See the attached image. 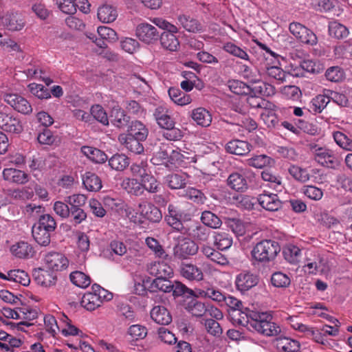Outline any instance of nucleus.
Segmentation results:
<instances>
[{
  "mask_svg": "<svg viewBox=\"0 0 352 352\" xmlns=\"http://www.w3.org/2000/svg\"><path fill=\"white\" fill-rule=\"evenodd\" d=\"M30 92L40 99H47L51 98V93L48 89L43 85L36 83H31L28 86Z\"/></svg>",
  "mask_w": 352,
  "mask_h": 352,
  "instance_id": "obj_64",
  "label": "nucleus"
},
{
  "mask_svg": "<svg viewBox=\"0 0 352 352\" xmlns=\"http://www.w3.org/2000/svg\"><path fill=\"white\" fill-rule=\"evenodd\" d=\"M118 16L116 9L111 5L104 4L98 10V18L103 23H111Z\"/></svg>",
  "mask_w": 352,
  "mask_h": 352,
  "instance_id": "obj_31",
  "label": "nucleus"
},
{
  "mask_svg": "<svg viewBox=\"0 0 352 352\" xmlns=\"http://www.w3.org/2000/svg\"><path fill=\"white\" fill-rule=\"evenodd\" d=\"M3 177L5 180L18 184H24L29 180V176L27 173L12 168H5L3 171Z\"/></svg>",
  "mask_w": 352,
  "mask_h": 352,
  "instance_id": "obj_23",
  "label": "nucleus"
},
{
  "mask_svg": "<svg viewBox=\"0 0 352 352\" xmlns=\"http://www.w3.org/2000/svg\"><path fill=\"white\" fill-rule=\"evenodd\" d=\"M333 138L341 148L352 151V140L344 133L340 131H336L333 133Z\"/></svg>",
  "mask_w": 352,
  "mask_h": 352,
  "instance_id": "obj_62",
  "label": "nucleus"
},
{
  "mask_svg": "<svg viewBox=\"0 0 352 352\" xmlns=\"http://www.w3.org/2000/svg\"><path fill=\"white\" fill-rule=\"evenodd\" d=\"M168 95L175 104L180 106L187 105L192 100L190 95L181 91L179 88L170 87L168 89Z\"/></svg>",
  "mask_w": 352,
  "mask_h": 352,
  "instance_id": "obj_33",
  "label": "nucleus"
},
{
  "mask_svg": "<svg viewBox=\"0 0 352 352\" xmlns=\"http://www.w3.org/2000/svg\"><path fill=\"white\" fill-rule=\"evenodd\" d=\"M153 116L157 124L162 129L173 127V124H175L174 119L169 114L168 109L165 107H157L154 111Z\"/></svg>",
  "mask_w": 352,
  "mask_h": 352,
  "instance_id": "obj_18",
  "label": "nucleus"
},
{
  "mask_svg": "<svg viewBox=\"0 0 352 352\" xmlns=\"http://www.w3.org/2000/svg\"><path fill=\"white\" fill-rule=\"evenodd\" d=\"M214 243L219 250H225L230 248L232 244V238L223 232H215Z\"/></svg>",
  "mask_w": 352,
  "mask_h": 352,
  "instance_id": "obj_46",
  "label": "nucleus"
},
{
  "mask_svg": "<svg viewBox=\"0 0 352 352\" xmlns=\"http://www.w3.org/2000/svg\"><path fill=\"white\" fill-rule=\"evenodd\" d=\"M118 140L122 145H123L129 151L132 153L138 155L144 152V146L141 142L144 140H138L132 135H127L126 134H120L118 137Z\"/></svg>",
  "mask_w": 352,
  "mask_h": 352,
  "instance_id": "obj_15",
  "label": "nucleus"
},
{
  "mask_svg": "<svg viewBox=\"0 0 352 352\" xmlns=\"http://www.w3.org/2000/svg\"><path fill=\"white\" fill-rule=\"evenodd\" d=\"M0 128L12 133H20L23 131L22 124L17 118L1 111H0Z\"/></svg>",
  "mask_w": 352,
  "mask_h": 352,
  "instance_id": "obj_10",
  "label": "nucleus"
},
{
  "mask_svg": "<svg viewBox=\"0 0 352 352\" xmlns=\"http://www.w3.org/2000/svg\"><path fill=\"white\" fill-rule=\"evenodd\" d=\"M69 278L74 285L81 288H86L91 284L90 277L80 271L72 272Z\"/></svg>",
  "mask_w": 352,
  "mask_h": 352,
  "instance_id": "obj_51",
  "label": "nucleus"
},
{
  "mask_svg": "<svg viewBox=\"0 0 352 352\" xmlns=\"http://www.w3.org/2000/svg\"><path fill=\"white\" fill-rule=\"evenodd\" d=\"M130 170L135 177H139L142 181L150 173L148 170V165L146 162L134 163L130 166Z\"/></svg>",
  "mask_w": 352,
  "mask_h": 352,
  "instance_id": "obj_60",
  "label": "nucleus"
},
{
  "mask_svg": "<svg viewBox=\"0 0 352 352\" xmlns=\"http://www.w3.org/2000/svg\"><path fill=\"white\" fill-rule=\"evenodd\" d=\"M186 309L196 317H201L207 313L205 304L197 299H191L186 305Z\"/></svg>",
  "mask_w": 352,
  "mask_h": 352,
  "instance_id": "obj_49",
  "label": "nucleus"
},
{
  "mask_svg": "<svg viewBox=\"0 0 352 352\" xmlns=\"http://www.w3.org/2000/svg\"><path fill=\"white\" fill-rule=\"evenodd\" d=\"M34 226L54 233L56 228V222L52 215L45 214L39 216L38 221Z\"/></svg>",
  "mask_w": 352,
  "mask_h": 352,
  "instance_id": "obj_53",
  "label": "nucleus"
},
{
  "mask_svg": "<svg viewBox=\"0 0 352 352\" xmlns=\"http://www.w3.org/2000/svg\"><path fill=\"white\" fill-rule=\"evenodd\" d=\"M245 318H248L249 320L248 329L252 331L254 329L255 323H259L265 317L267 313L254 311L248 308H245Z\"/></svg>",
  "mask_w": 352,
  "mask_h": 352,
  "instance_id": "obj_61",
  "label": "nucleus"
},
{
  "mask_svg": "<svg viewBox=\"0 0 352 352\" xmlns=\"http://www.w3.org/2000/svg\"><path fill=\"white\" fill-rule=\"evenodd\" d=\"M257 276L250 272H241L236 276L235 284L238 290L241 292L248 291L257 285Z\"/></svg>",
  "mask_w": 352,
  "mask_h": 352,
  "instance_id": "obj_14",
  "label": "nucleus"
},
{
  "mask_svg": "<svg viewBox=\"0 0 352 352\" xmlns=\"http://www.w3.org/2000/svg\"><path fill=\"white\" fill-rule=\"evenodd\" d=\"M201 220L205 226L213 229L219 228L222 225L220 218L208 210H205L202 212Z\"/></svg>",
  "mask_w": 352,
  "mask_h": 352,
  "instance_id": "obj_47",
  "label": "nucleus"
},
{
  "mask_svg": "<svg viewBox=\"0 0 352 352\" xmlns=\"http://www.w3.org/2000/svg\"><path fill=\"white\" fill-rule=\"evenodd\" d=\"M271 282L276 287H287L291 283V280L287 274L277 272L272 274Z\"/></svg>",
  "mask_w": 352,
  "mask_h": 352,
  "instance_id": "obj_59",
  "label": "nucleus"
},
{
  "mask_svg": "<svg viewBox=\"0 0 352 352\" xmlns=\"http://www.w3.org/2000/svg\"><path fill=\"white\" fill-rule=\"evenodd\" d=\"M179 272L184 278L190 280L199 281L204 279L202 270L191 263H182Z\"/></svg>",
  "mask_w": 352,
  "mask_h": 352,
  "instance_id": "obj_19",
  "label": "nucleus"
},
{
  "mask_svg": "<svg viewBox=\"0 0 352 352\" xmlns=\"http://www.w3.org/2000/svg\"><path fill=\"white\" fill-rule=\"evenodd\" d=\"M169 278H155L150 284L149 288L152 292L157 290L168 293L173 289V283Z\"/></svg>",
  "mask_w": 352,
  "mask_h": 352,
  "instance_id": "obj_40",
  "label": "nucleus"
},
{
  "mask_svg": "<svg viewBox=\"0 0 352 352\" xmlns=\"http://www.w3.org/2000/svg\"><path fill=\"white\" fill-rule=\"evenodd\" d=\"M329 33L330 36L338 39H341L346 38L349 32L346 26L334 21L330 22L329 24Z\"/></svg>",
  "mask_w": 352,
  "mask_h": 352,
  "instance_id": "obj_43",
  "label": "nucleus"
},
{
  "mask_svg": "<svg viewBox=\"0 0 352 352\" xmlns=\"http://www.w3.org/2000/svg\"><path fill=\"white\" fill-rule=\"evenodd\" d=\"M8 280L19 283L23 286H28L30 278L27 272L21 270H10L8 273Z\"/></svg>",
  "mask_w": 352,
  "mask_h": 352,
  "instance_id": "obj_50",
  "label": "nucleus"
},
{
  "mask_svg": "<svg viewBox=\"0 0 352 352\" xmlns=\"http://www.w3.org/2000/svg\"><path fill=\"white\" fill-rule=\"evenodd\" d=\"M261 177L265 182H267L269 186L276 192H281L283 186L281 177L274 174L270 170H265L261 173Z\"/></svg>",
  "mask_w": 352,
  "mask_h": 352,
  "instance_id": "obj_36",
  "label": "nucleus"
},
{
  "mask_svg": "<svg viewBox=\"0 0 352 352\" xmlns=\"http://www.w3.org/2000/svg\"><path fill=\"white\" fill-rule=\"evenodd\" d=\"M121 187L128 193L136 197L141 196L144 194V188L141 181H138L135 178L126 177L123 179L121 183Z\"/></svg>",
  "mask_w": 352,
  "mask_h": 352,
  "instance_id": "obj_28",
  "label": "nucleus"
},
{
  "mask_svg": "<svg viewBox=\"0 0 352 352\" xmlns=\"http://www.w3.org/2000/svg\"><path fill=\"white\" fill-rule=\"evenodd\" d=\"M198 250L199 246L195 241L188 238H183L179 240L173 249V252L175 256L179 258H186L189 256L196 254Z\"/></svg>",
  "mask_w": 352,
  "mask_h": 352,
  "instance_id": "obj_7",
  "label": "nucleus"
},
{
  "mask_svg": "<svg viewBox=\"0 0 352 352\" xmlns=\"http://www.w3.org/2000/svg\"><path fill=\"white\" fill-rule=\"evenodd\" d=\"M280 252L279 243L274 240L264 239L256 243L251 251L253 263L267 264L273 261Z\"/></svg>",
  "mask_w": 352,
  "mask_h": 352,
  "instance_id": "obj_1",
  "label": "nucleus"
},
{
  "mask_svg": "<svg viewBox=\"0 0 352 352\" xmlns=\"http://www.w3.org/2000/svg\"><path fill=\"white\" fill-rule=\"evenodd\" d=\"M183 219H190V215L186 214L174 204H169L168 214L165 216L167 223L175 230L185 233V228L182 223Z\"/></svg>",
  "mask_w": 352,
  "mask_h": 352,
  "instance_id": "obj_4",
  "label": "nucleus"
},
{
  "mask_svg": "<svg viewBox=\"0 0 352 352\" xmlns=\"http://www.w3.org/2000/svg\"><path fill=\"white\" fill-rule=\"evenodd\" d=\"M82 184L89 191H98L102 188L100 178L94 173L87 172L82 177Z\"/></svg>",
  "mask_w": 352,
  "mask_h": 352,
  "instance_id": "obj_35",
  "label": "nucleus"
},
{
  "mask_svg": "<svg viewBox=\"0 0 352 352\" xmlns=\"http://www.w3.org/2000/svg\"><path fill=\"white\" fill-rule=\"evenodd\" d=\"M290 33L300 42L315 45L318 43V38L313 31L298 22H292L289 25Z\"/></svg>",
  "mask_w": 352,
  "mask_h": 352,
  "instance_id": "obj_3",
  "label": "nucleus"
},
{
  "mask_svg": "<svg viewBox=\"0 0 352 352\" xmlns=\"http://www.w3.org/2000/svg\"><path fill=\"white\" fill-rule=\"evenodd\" d=\"M90 115L91 118L93 117L102 125L108 126L109 124L107 113L101 105H93L90 109Z\"/></svg>",
  "mask_w": 352,
  "mask_h": 352,
  "instance_id": "obj_52",
  "label": "nucleus"
},
{
  "mask_svg": "<svg viewBox=\"0 0 352 352\" xmlns=\"http://www.w3.org/2000/svg\"><path fill=\"white\" fill-rule=\"evenodd\" d=\"M4 100L16 111L23 113L29 114L32 111L30 102L23 97L17 94H6L3 96Z\"/></svg>",
  "mask_w": 352,
  "mask_h": 352,
  "instance_id": "obj_9",
  "label": "nucleus"
},
{
  "mask_svg": "<svg viewBox=\"0 0 352 352\" xmlns=\"http://www.w3.org/2000/svg\"><path fill=\"white\" fill-rule=\"evenodd\" d=\"M289 173L298 182L304 183L309 179V174L307 170L298 166H291L289 168Z\"/></svg>",
  "mask_w": 352,
  "mask_h": 352,
  "instance_id": "obj_63",
  "label": "nucleus"
},
{
  "mask_svg": "<svg viewBox=\"0 0 352 352\" xmlns=\"http://www.w3.org/2000/svg\"><path fill=\"white\" fill-rule=\"evenodd\" d=\"M256 331L265 336H277L281 333L280 327L272 321V316L266 314L259 323H255L254 329Z\"/></svg>",
  "mask_w": 352,
  "mask_h": 352,
  "instance_id": "obj_6",
  "label": "nucleus"
},
{
  "mask_svg": "<svg viewBox=\"0 0 352 352\" xmlns=\"http://www.w3.org/2000/svg\"><path fill=\"white\" fill-rule=\"evenodd\" d=\"M284 258L292 264H297L301 258L300 249L292 244L286 245L283 250Z\"/></svg>",
  "mask_w": 352,
  "mask_h": 352,
  "instance_id": "obj_39",
  "label": "nucleus"
},
{
  "mask_svg": "<svg viewBox=\"0 0 352 352\" xmlns=\"http://www.w3.org/2000/svg\"><path fill=\"white\" fill-rule=\"evenodd\" d=\"M228 186L238 192H244L248 189V182L242 174L234 172L231 173L227 179Z\"/></svg>",
  "mask_w": 352,
  "mask_h": 352,
  "instance_id": "obj_26",
  "label": "nucleus"
},
{
  "mask_svg": "<svg viewBox=\"0 0 352 352\" xmlns=\"http://www.w3.org/2000/svg\"><path fill=\"white\" fill-rule=\"evenodd\" d=\"M310 151L316 162L323 166L336 168L340 165V160L331 150L316 144L310 145Z\"/></svg>",
  "mask_w": 352,
  "mask_h": 352,
  "instance_id": "obj_2",
  "label": "nucleus"
},
{
  "mask_svg": "<svg viewBox=\"0 0 352 352\" xmlns=\"http://www.w3.org/2000/svg\"><path fill=\"white\" fill-rule=\"evenodd\" d=\"M138 211L143 218L153 223H158L162 218L161 210L150 202L140 203Z\"/></svg>",
  "mask_w": 352,
  "mask_h": 352,
  "instance_id": "obj_8",
  "label": "nucleus"
},
{
  "mask_svg": "<svg viewBox=\"0 0 352 352\" xmlns=\"http://www.w3.org/2000/svg\"><path fill=\"white\" fill-rule=\"evenodd\" d=\"M151 318L157 324L167 325L172 321V316L168 309L162 306H155L151 311Z\"/></svg>",
  "mask_w": 352,
  "mask_h": 352,
  "instance_id": "obj_27",
  "label": "nucleus"
},
{
  "mask_svg": "<svg viewBox=\"0 0 352 352\" xmlns=\"http://www.w3.org/2000/svg\"><path fill=\"white\" fill-rule=\"evenodd\" d=\"M81 152L95 163H104L108 158L107 155L103 151L91 146H82L81 148Z\"/></svg>",
  "mask_w": 352,
  "mask_h": 352,
  "instance_id": "obj_34",
  "label": "nucleus"
},
{
  "mask_svg": "<svg viewBox=\"0 0 352 352\" xmlns=\"http://www.w3.org/2000/svg\"><path fill=\"white\" fill-rule=\"evenodd\" d=\"M251 145L246 141L232 140L226 145L228 153L237 155H244L251 151Z\"/></svg>",
  "mask_w": 352,
  "mask_h": 352,
  "instance_id": "obj_21",
  "label": "nucleus"
},
{
  "mask_svg": "<svg viewBox=\"0 0 352 352\" xmlns=\"http://www.w3.org/2000/svg\"><path fill=\"white\" fill-rule=\"evenodd\" d=\"M198 295L201 297L208 298L219 303L223 302L225 294L215 287H208L206 289H199Z\"/></svg>",
  "mask_w": 352,
  "mask_h": 352,
  "instance_id": "obj_48",
  "label": "nucleus"
},
{
  "mask_svg": "<svg viewBox=\"0 0 352 352\" xmlns=\"http://www.w3.org/2000/svg\"><path fill=\"white\" fill-rule=\"evenodd\" d=\"M129 159L124 154H115L109 160V165L116 170H124L129 165Z\"/></svg>",
  "mask_w": 352,
  "mask_h": 352,
  "instance_id": "obj_41",
  "label": "nucleus"
},
{
  "mask_svg": "<svg viewBox=\"0 0 352 352\" xmlns=\"http://www.w3.org/2000/svg\"><path fill=\"white\" fill-rule=\"evenodd\" d=\"M166 183L172 189H180L186 184V175L185 174H170L166 177Z\"/></svg>",
  "mask_w": 352,
  "mask_h": 352,
  "instance_id": "obj_44",
  "label": "nucleus"
},
{
  "mask_svg": "<svg viewBox=\"0 0 352 352\" xmlns=\"http://www.w3.org/2000/svg\"><path fill=\"white\" fill-rule=\"evenodd\" d=\"M137 37L146 44H153L159 40L160 33L157 29L148 23L138 25L135 30Z\"/></svg>",
  "mask_w": 352,
  "mask_h": 352,
  "instance_id": "obj_5",
  "label": "nucleus"
},
{
  "mask_svg": "<svg viewBox=\"0 0 352 352\" xmlns=\"http://www.w3.org/2000/svg\"><path fill=\"white\" fill-rule=\"evenodd\" d=\"M6 25L9 30L19 31L24 27L25 21L21 14H12L6 19Z\"/></svg>",
  "mask_w": 352,
  "mask_h": 352,
  "instance_id": "obj_45",
  "label": "nucleus"
},
{
  "mask_svg": "<svg viewBox=\"0 0 352 352\" xmlns=\"http://www.w3.org/2000/svg\"><path fill=\"white\" fill-rule=\"evenodd\" d=\"M178 21L182 27L189 32H203V26L197 19L190 18L186 15H179Z\"/></svg>",
  "mask_w": 352,
  "mask_h": 352,
  "instance_id": "obj_32",
  "label": "nucleus"
},
{
  "mask_svg": "<svg viewBox=\"0 0 352 352\" xmlns=\"http://www.w3.org/2000/svg\"><path fill=\"white\" fill-rule=\"evenodd\" d=\"M223 49L234 56L245 60H249V56L247 52L234 43L231 42L226 43L224 44Z\"/></svg>",
  "mask_w": 352,
  "mask_h": 352,
  "instance_id": "obj_56",
  "label": "nucleus"
},
{
  "mask_svg": "<svg viewBox=\"0 0 352 352\" xmlns=\"http://www.w3.org/2000/svg\"><path fill=\"white\" fill-rule=\"evenodd\" d=\"M34 280L43 287H51L56 282V275L54 272L43 268L34 269L32 272Z\"/></svg>",
  "mask_w": 352,
  "mask_h": 352,
  "instance_id": "obj_12",
  "label": "nucleus"
},
{
  "mask_svg": "<svg viewBox=\"0 0 352 352\" xmlns=\"http://www.w3.org/2000/svg\"><path fill=\"white\" fill-rule=\"evenodd\" d=\"M330 100L323 95H318L314 98L310 104L309 111L320 113L327 107Z\"/></svg>",
  "mask_w": 352,
  "mask_h": 352,
  "instance_id": "obj_55",
  "label": "nucleus"
},
{
  "mask_svg": "<svg viewBox=\"0 0 352 352\" xmlns=\"http://www.w3.org/2000/svg\"><path fill=\"white\" fill-rule=\"evenodd\" d=\"M344 76V70L338 66L331 67L325 72L326 78L331 82H337L342 81Z\"/></svg>",
  "mask_w": 352,
  "mask_h": 352,
  "instance_id": "obj_58",
  "label": "nucleus"
},
{
  "mask_svg": "<svg viewBox=\"0 0 352 352\" xmlns=\"http://www.w3.org/2000/svg\"><path fill=\"white\" fill-rule=\"evenodd\" d=\"M127 127V131L129 132L127 135H132L133 138H138V140H146L148 135V130L142 122L135 120L131 122L129 121Z\"/></svg>",
  "mask_w": 352,
  "mask_h": 352,
  "instance_id": "obj_22",
  "label": "nucleus"
},
{
  "mask_svg": "<svg viewBox=\"0 0 352 352\" xmlns=\"http://www.w3.org/2000/svg\"><path fill=\"white\" fill-rule=\"evenodd\" d=\"M161 46L170 52H176L179 47L177 37L170 33H162L159 37Z\"/></svg>",
  "mask_w": 352,
  "mask_h": 352,
  "instance_id": "obj_30",
  "label": "nucleus"
},
{
  "mask_svg": "<svg viewBox=\"0 0 352 352\" xmlns=\"http://www.w3.org/2000/svg\"><path fill=\"white\" fill-rule=\"evenodd\" d=\"M32 233L34 240L43 246H47L50 243L51 236L53 234L50 231H47L41 228H38L34 225L32 226Z\"/></svg>",
  "mask_w": 352,
  "mask_h": 352,
  "instance_id": "obj_37",
  "label": "nucleus"
},
{
  "mask_svg": "<svg viewBox=\"0 0 352 352\" xmlns=\"http://www.w3.org/2000/svg\"><path fill=\"white\" fill-rule=\"evenodd\" d=\"M191 118L197 125L207 127L212 122V116L205 108L199 107L192 111Z\"/></svg>",
  "mask_w": 352,
  "mask_h": 352,
  "instance_id": "obj_29",
  "label": "nucleus"
},
{
  "mask_svg": "<svg viewBox=\"0 0 352 352\" xmlns=\"http://www.w3.org/2000/svg\"><path fill=\"white\" fill-rule=\"evenodd\" d=\"M173 295L175 297L181 296H197L198 295L195 293L193 290L188 288L184 284L179 281H175L173 283Z\"/></svg>",
  "mask_w": 352,
  "mask_h": 352,
  "instance_id": "obj_57",
  "label": "nucleus"
},
{
  "mask_svg": "<svg viewBox=\"0 0 352 352\" xmlns=\"http://www.w3.org/2000/svg\"><path fill=\"white\" fill-rule=\"evenodd\" d=\"M13 255L19 258H28L34 255V250L31 245L25 241H19L10 247Z\"/></svg>",
  "mask_w": 352,
  "mask_h": 352,
  "instance_id": "obj_25",
  "label": "nucleus"
},
{
  "mask_svg": "<svg viewBox=\"0 0 352 352\" xmlns=\"http://www.w3.org/2000/svg\"><path fill=\"white\" fill-rule=\"evenodd\" d=\"M141 182L144 191L146 190L148 192L152 194H156L160 191V184L157 179L151 173L143 179Z\"/></svg>",
  "mask_w": 352,
  "mask_h": 352,
  "instance_id": "obj_54",
  "label": "nucleus"
},
{
  "mask_svg": "<svg viewBox=\"0 0 352 352\" xmlns=\"http://www.w3.org/2000/svg\"><path fill=\"white\" fill-rule=\"evenodd\" d=\"M45 263L52 271H59L66 268L68 265V259L61 253L50 252L45 255Z\"/></svg>",
  "mask_w": 352,
  "mask_h": 352,
  "instance_id": "obj_13",
  "label": "nucleus"
},
{
  "mask_svg": "<svg viewBox=\"0 0 352 352\" xmlns=\"http://www.w3.org/2000/svg\"><path fill=\"white\" fill-rule=\"evenodd\" d=\"M80 305L87 311H91L99 307L102 304L101 300H98L96 294L85 293L81 298Z\"/></svg>",
  "mask_w": 352,
  "mask_h": 352,
  "instance_id": "obj_42",
  "label": "nucleus"
},
{
  "mask_svg": "<svg viewBox=\"0 0 352 352\" xmlns=\"http://www.w3.org/2000/svg\"><path fill=\"white\" fill-rule=\"evenodd\" d=\"M184 230V234H188L192 239L199 242L206 241L210 235V230L199 223L192 225L188 230L185 228Z\"/></svg>",
  "mask_w": 352,
  "mask_h": 352,
  "instance_id": "obj_24",
  "label": "nucleus"
},
{
  "mask_svg": "<svg viewBox=\"0 0 352 352\" xmlns=\"http://www.w3.org/2000/svg\"><path fill=\"white\" fill-rule=\"evenodd\" d=\"M148 272L156 278H170L173 274L172 267L164 262H153L147 266Z\"/></svg>",
  "mask_w": 352,
  "mask_h": 352,
  "instance_id": "obj_16",
  "label": "nucleus"
},
{
  "mask_svg": "<svg viewBox=\"0 0 352 352\" xmlns=\"http://www.w3.org/2000/svg\"><path fill=\"white\" fill-rule=\"evenodd\" d=\"M274 160L266 155H254L245 160V164L256 168H263L267 166H272Z\"/></svg>",
  "mask_w": 352,
  "mask_h": 352,
  "instance_id": "obj_38",
  "label": "nucleus"
},
{
  "mask_svg": "<svg viewBox=\"0 0 352 352\" xmlns=\"http://www.w3.org/2000/svg\"><path fill=\"white\" fill-rule=\"evenodd\" d=\"M109 117L112 124L116 128L124 129L129 124L130 117L119 106L112 108Z\"/></svg>",
  "mask_w": 352,
  "mask_h": 352,
  "instance_id": "obj_17",
  "label": "nucleus"
},
{
  "mask_svg": "<svg viewBox=\"0 0 352 352\" xmlns=\"http://www.w3.org/2000/svg\"><path fill=\"white\" fill-rule=\"evenodd\" d=\"M259 205L266 210L277 211L282 208V201L274 193L263 192L257 197Z\"/></svg>",
  "mask_w": 352,
  "mask_h": 352,
  "instance_id": "obj_11",
  "label": "nucleus"
},
{
  "mask_svg": "<svg viewBox=\"0 0 352 352\" xmlns=\"http://www.w3.org/2000/svg\"><path fill=\"white\" fill-rule=\"evenodd\" d=\"M274 344L279 352H297L300 349V343L287 337L277 338Z\"/></svg>",
  "mask_w": 352,
  "mask_h": 352,
  "instance_id": "obj_20",
  "label": "nucleus"
}]
</instances>
